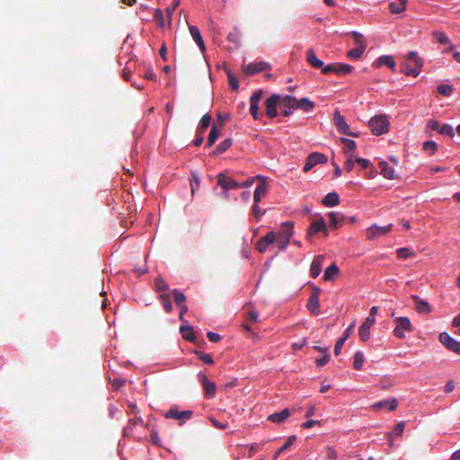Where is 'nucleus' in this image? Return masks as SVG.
<instances>
[{"label":"nucleus","instance_id":"obj_48","mask_svg":"<svg viewBox=\"0 0 460 460\" xmlns=\"http://www.w3.org/2000/svg\"><path fill=\"white\" fill-rule=\"evenodd\" d=\"M441 135L448 136L453 137L455 136V130L449 124H444L440 127L439 132Z\"/></svg>","mask_w":460,"mask_h":460},{"label":"nucleus","instance_id":"obj_19","mask_svg":"<svg viewBox=\"0 0 460 460\" xmlns=\"http://www.w3.org/2000/svg\"><path fill=\"white\" fill-rule=\"evenodd\" d=\"M411 298L413 300L414 307L418 313L429 314L431 312L429 304L427 301L421 299L419 296L411 295Z\"/></svg>","mask_w":460,"mask_h":460},{"label":"nucleus","instance_id":"obj_6","mask_svg":"<svg viewBox=\"0 0 460 460\" xmlns=\"http://www.w3.org/2000/svg\"><path fill=\"white\" fill-rule=\"evenodd\" d=\"M396 326L394 330V334L399 338L403 339L405 337L403 331L412 332V325L408 317H395Z\"/></svg>","mask_w":460,"mask_h":460},{"label":"nucleus","instance_id":"obj_51","mask_svg":"<svg viewBox=\"0 0 460 460\" xmlns=\"http://www.w3.org/2000/svg\"><path fill=\"white\" fill-rule=\"evenodd\" d=\"M155 287L156 291H158V292H163V291L168 290V285L161 278L155 279Z\"/></svg>","mask_w":460,"mask_h":460},{"label":"nucleus","instance_id":"obj_36","mask_svg":"<svg viewBox=\"0 0 460 460\" xmlns=\"http://www.w3.org/2000/svg\"><path fill=\"white\" fill-rule=\"evenodd\" d=\"M218 129L216 125H213L208 137L206 147H211L215 144L216 140L218 138Z\"/></svg>","mask_w":460,"mask_h":460},{"label":"nucleus","instance_id":"obj_47","mask_svg":"<svg viewBox=\"0 0 460 460\" xmlns=\"http://www.w3.org/2000/svg\"><path fill=\"white\" fill-rule=\"evenodd\" d=\"M210 122H211V116L208 113L203 115V117L201 118V119L199 121V129L201 131V133H203L208 128Z\"/></svg>","mask_w":460,"mask_h":460},{"label":"nucleus","instance_id":"obj_44","mask_svg":"<svg viewBox=\"0 0 460 460\" xmlns=\"http://www.w3.org/2000/svg\"><path fill=\"white\" fill-rule=\"evenodd\" d=\"M227 40L234 43L236 47L240 44V32L234 28L232 31H230L227 35Z\"/></svg>","mask_w":460,"mask_h":460},{"label":"nucleus","instance_id":"obj_23","mask_svg":"<svg viewBox=\"0 0 460 460\" xmlns=\"http://www.w3.org/2000/svg\"><path fill=\"white\" fill-rule=\"evenodd\" d=\"M323 261H324L323 255H318V256L314 257V259L313 260V261L311 263V268H310V275L312 278L315 279L320 275V273L322 271V265H323Z\"/></svg>","mask_w":460,"mask_h":460},{"label":"nucleus","instance_id":"obj_21","mask_svg":"<svg viewBox=\"0 0 460 460\" xmlns=\"http://www.w3.org/2000/svg\"><path fill=\"white\" fill-rule=\"evenodd\" d=\"M200 383L205 391V396L207 398H213L216 394V384L212 381H209L207 376H202Z\"/></svg>","mask_w":460,"mask_h":460},{"label":"nucleus","instance_id":"obj_10","mask_svg":"<svg viewBox=\"0 0 460 460\" xmlns=\"http://www.w3.org/2000/svg\"><path fill=\"white\" fill-rule=\"evenodd\" d=\"M392 229V225H387L385 226H378L376 225H372L367 229L366 236L368 240H373L378 238L380 236H384L387 234Z\"/></svg>","mask_w":460,"mask_h":460},{"label":"nucleus","instance_id":"obj_29","mask_svg":"<svg viewBox=\"0 0 460 460\" xmlns=\"http://www.w3.org/2000/svg\"><path fill=\"white\" fill-rule=\"evenodd\" d=\"M314 107V103L306 97L296 100V109H300L305 112H310L313 111Z\"/></svg>","mask_w":460,"mask_h":460},{"label":"nucleus","instance_id":"obj_50","mask_svg":"<svg viewBox=\"0 0 460 460\" xmlns=\"http://www.w3.org/2000/svg\"><path fill=\"white\" fill-rule=\"evenodd\" d=\"M109 381L111 382L112 388L115 390L119 389L122 385H124L126 380L120 377H117L114 376V378L111 379V376H109Z\"/></svg>","mask_w":460,"mask_h":460},{"label":"nucleus","instance_id":"obj_54","mask_svg":"<svg viewBox=\"0 0 460 460\" xmlns=\"http://www.w3.org/2000/svg\"><path fill=\"white\" fill-rule=\"evenodd\" d=\"M434 36H435L436 40L439 43H441V44H447V43H449L448 37L445 33H443L441 31H435L434 32Z\"/></svg>","mask_w":460,"mask_h":460},{"label":"nucleus","instance_id":"obj_24","mask_svg":"<svg viewBox=\"0 0 460 460\" xmlns=\"http://www.w3.org/2000/svg\"><path fill=\"white\" fill-rule=\"evenodd\" d=\"M290 415V411L286 408L279 412H274L268 417V420L275 423H281L285 421Z\"/></svg>","mask_w":460,"mask_h":460},{"label":"nucleus","instance_id":"obj_37","mask_svg":"<svg viewBox=\"0 0 460 460\" xmlns=\"http://www.w3.org/2000/svg\"><path fill=\"white\" fill-rule=\"evenodd\" d=\"M341 143L344 145V152L346 155H353L350 153L351 151H354L356 149V143L355 141L349 139V138H341Z\"/></svg>","mask_w":460,"mask_h":460},{"label":"nucleus","instance_id":"obj_31","mask_svg":"<svg viewBox=\"0 0 460 460\" xmlns=\"http://www.w3.org/2000/svg\"><path fill=\"white\" fill-rule=\"evenodd\" d=\"M328 217L330 219V225L333 228H337L341 226L345 217L340 212H329Z\"/></svg>","mask_w":460,"mask_h":460},{"label":"nucleus","instance_id":"obj_22","mask_svg":"<svg viewBox=\"0 0 460 460\" xmlns=\"http://www.w3.org/2000/svg\"><path fill=\"white\" fill-rule=\"evenodd\" d=\"M189 30L193 40L197 43L199 50L202 53H205L206 47L199 28L197 26L190 25L189 26Z\"/></svg>","mask_w":460,"mask_h":460},{"label":"nucleus","instance_id":"obj_34","mask_svg":"<svg viewBox=\"0 0 460 460\" xmlns=\"http://www.w3.org/2000/svg\"><path fill=\"white\" fill-rule=\"evenodd\" d=\"M339 274V268L335 263L330 265L324 271L323 279L328 281L333 279Z\"/></svg>","mask_w":460,"mask_h":460},{"label":"nucleus","instance_id":"obj_42","mask_svg":"<svg viewBox=\"0 0 460 460\" xmlns=\"http://www.w3.org/2000/svg\"><path fill=\"white\" fill-rule=\"evenodd\" d=\"M233 141L231 138H226L224 141H222L217 147L215 152L217 154H222L226 152L230 146H232Z\"/></svg>","mask_w":460,"mask_h":460},{"label":"nucleus","instance_id":"obj_62","mask_svg":"<svg viewBox=\"0 0 460 460\" xmlns=\"http://www.w3.org/2000/svg\"><path fill=\"white\" fill-rule=\"evenodd\" d=\"M207 337L211 342H217L221 340L220 335L213 332H208Z\"/></svg>","mask_w":460,"mask_h":460},{"label":"nucleus","instance_id":"obj_20","mask_svg":"<svg viewBox=\"0 0 460 460\" xmlns=\"http://www.w3.org/2000/svg\"><path fill=\"white\" fill-rule=\"evenodd\" d=\"M258 179L260 180V183L257 185L253 193L254 203H259L268 191V186L264 179L261 176H258Z\"/></svg>","mask_w":460,"mask_h":460},{"label":"nucleus","instance_id":"obj_18","mask_svg":"<svg viewBox=\"0 0 460 460\" xmlns=\"http://www.w3.org/2000/svg\"><path fill=\"white\" fill-rule=\"evenodd\" d=\"M276 241V234L274 232H269L265 236L261 237L256 243V249L261 253L264 252L268 246Z\"/></svg>","mask_w":460,"mask_h":460},{"label":"nucleus","instance_id":"obj_43","mask_svg":"<svg viewBox=\"0 0 460 460\" xmlns=\"http://www.w3.org/2000/svg\"><path fill=\"white\" fill-rule=\"evenodd\" d=\"M172 294L173 296L174 302L177 305H185L184 302L186 300V296L182 292H181L178 289H173L172 291Z\"/></svg>","mask_w":460,"mask_h":460},{"label":"nucleus","instance_id":"obj_7","mask_svg":"<svg viewBox=\"0 0 460 460\" xmlns=\"http://www.w3.org/2000/svg\"><path fill=\"white\" fill-rule=\"evenodd\" d=\"M271 66L270 63L265 61H255L252 62L248 65H243V71L248 75H252L259 72L270 70Z\"/></svg>","mask_w":460,"mask_h":460},{"label":"nucleus","instance_id":"obj_14","mask_svg":"<svg viewBox=\"0 0 460 460\" xmlns=\"http://www.w3.org/2000/svg\"><path fill=\"white\" fill-rule=\"evenodd\" d=\"M321 289L314 288L306 303V308L314 315L320 313L319 293Z\"/></svg>","mask_w":460,"mask_h":460},{"label":"nucleus","instance_id":"obj_45","mask_svg":"<svg viewBox=\"0 0 460 460\" xmlns=\"http://www.w3.org/2000/svg\"><path fill=\"white\" fill-rule=\"evenodd\" d=\"M364 362V354L361 351H357L354 355L353 367L356 370H360Z\"/></svg>","mask_w":460,"mask_h":460},{"label":"nucleus","instance_id":"obj_58","mask_svg":"<svg viewBox=\"0 0 460 460\" xmlns=\"http://www.w3.org/2000/svg\"><path fill=\"white\" fill-rule=\"evenodd\" d=\"M428 127L431 130H436V131L439 132V128H440L441 125L438 120L429 119L428 121Z\"/></svg>","mask_w":460,"mask_h":460},{"label":"nucleus","instance_id":"obj_15","mask_svg":"<svg viewBox=\"0 0 460 460\" xmlns=\"http://www.w3.org/2000/svg\"><path fill=\"white\" fill-rule=\"evenodd\" d=\"M376 320L374 317L367 316L364 323L358 328V336L362 341H367L370 337V328L374 325Z\"/></svg>","mask_w":460,"mask_h":460},{"label":"nucleus","instance_id":"obj_63","mask_svg":"<svg viewBox=\"0 0 460 460\" xmlns=\"http://www.w3.org/2000/svg\"><path fill=\"white\" fill-rule=\"evenodd\" d=\"M404 428H405V423L403 421H401L395 426L394 433L395 435L400 436L403 433Z\"/></svg>","mask_w":460,"mask_h":460},{"label":"nucleus","instance_id":"obj_46","mask_svg":"<svg viewBox=\"0 0 460 460\" xmlns=\"http://www.w3.org/2000/svg\"><path fill=\"white\" fill-rule=\"evenodd\" d=\"M352 36L357 47H362L364 49L367 48V42L365 40L364 36L361 33L358 31H353Z\"/></svg>","mask_w":460,"mask_h":460},{"label":"nucleus","instance_id":"obj_2","mask_svg":"<svg viewBox=\"0 0 460 460\" xmlns=\"http://www.w3.org/2000/svg\"><path fill=\"white\" fill-rule=\"evenodd\" d=\"M294 223L292 221H286L281 225V230L278 236L276 235V241L279 251H284L289 243L290 237L293 235Z\"/></svg>","mask_w":460,"mask_h":460},{"label":"nucleus","instance_id":"obj_28","mask_svg":"<svg viewBox=\"0 0 460 460\" xmlns=\"http://www.w3.org/2000/svg\"><path fill=\"white\" fill-rule=\"evenodd\" d=\"M397 401L396 399H392L390 401L384 400L377 402L372 405L374 410H380L381 408L387 407L389 411H394L397 408Z\"/></svg>","mask_w":460,"mask_h":460},{"label":"nucleus","instance_id":"obj_38","mask_svg":"<svg viewBox=\"0 0 460 460\" xmlns=\"http://www.w3.org/2000/svg\"><path fill=\"white\" fill-rule=\"evenodd\" d=\"M296 436L288 437L287 441L285 442V444L275 453L274 459H277L281 453H283L284 451L288 449L289 447L291 445H293V443L296 441Z\"/></svg>","mask_w":460,"mask_h":460},{"label":"nucleus","instance_id":"obj_49","mask_svg":"<svg viewBox=\"0 0 460 460\" xmlns=\"http://www.w3.org/2000/svg\"><path fill=\"white\" fill-rule=\"evenodd\" d=\"M439 94L443 96H449L452 93L453 88L449 84H441L437 88Z\"/></svg>","mask_w":460,"mask_h":460},{"label":"nucleus","instance_id":"obj_13","mask_svg":"<svg viewBox=\"0 0 460 460\" xmlns=\"http://www.w3.org/2000/svg\"><path fill=\"white\" fill-rule=\"evenodd\" d=\"M280 95L274 93L266 100V114L269 118L273 119L277 117V107L279 105Z\"/></svg>","mask_w":460,"mask_h":460},{"label":"nucleus","instance_id":"obj_1","mask_svg":"<svg viewBox=\"0 0 460 460\" xmlns=\"http://www.w3.org/2000/svg\"><path fill=\"white\" fill-rule=\"evenodd\" d=\"M423 66V60L416 51H410L403 62L400 64L401 73L417 77Z\"/></svg>","mask_w":460,"mask_h":460},{"label":"nucleus","instance_id":"obj_32","mask_svg":"<svg viewBox=\"0 0 460 460\" xmlns=\"http://www.w3.org/2000/svg\"><path fill=\"white\" fill-rule=\"evenodd\" d=\"M374 65L376 66H387L393 70L395 68V61L392 56H381L377 58Z\"/></svg>","mask_w":460,"mask_h":460},{"label":"nucleus","instance_id":"obj_64","mask_svg":"<svg viewBox=\"0 0 460 460\" xmlns=\"http://www.w3.org/2000/svg\"><path fill=\"white\" fill-rule=\"evenodd\" d=\"M258 204L259 203H254L252 206V214L257 219H259L261 216L263 214Z\"/></svg>","mask_w":460,"mask_h":460},{"label":"nucleus","instance_id":"obj_25","mask_svg":"<svg viewBox=\"0 0 460 460\" xmlns=\"http://www.w3.org/2000/svg\"><path fill=\"white\" fill-rule=\"evenodd\" d=\"M306 61L314 68H322L323 69V67L324 66L323 62L316 57V55L313 49H308L306 51Z\"/></svg>","mask_w":460,"mask_h":460},{"label":"nucleus","instance_id":"obj_52","mask_svg":"<svg viewBox=\"0 0 460 460\" xmlns=\"http://www.w3.org/2000/svg\"><path fill=\"white\" fill-rule=\"evenodd\" d=\"M414 252L408 248H400L397 250V256L399 259H408L413 256Z\"/></svg>","mask_w":460,"mask_h":460},{"label":"nucleus","instance_id":"obj_41","mask_svg":"<svg viewBox=\"0 0 460 460\" xmlns=\"http://www.w3.org/2000/svg\"><path fill=\"white\" fill-rule=\"evenodd\" d=\"M366 49L362 47H356L348 51L347 57L350 59H358L364 53Z\"/></svg>","mask_w":460,"mask_h":460},{"label":"nucleus","instance_id":"obj_57","mask_svg":"<svg viewBox=\"0 0 460 460\" xmlns=\"http://www.w3.org/2000/svg\"><path fill=\"white\" fill-rule=\"evenodd\" d=\"M228 82H229V86L231 87V89H232V90H236V89H238V87H239L238 81H237V79H236L233 75H231L230 73H228Z\"/></svg>","mask_w":460,"mask_h":460},{"label":"nucleus","instance_id":"obj_17","mask_svg":"<svg viewBox=\"0 0 460 460\" xmlns=\"http://www.w3.org/2000/svg\"><path fill=\"white\" fill-rule=\"evenodd\" d=\"M261 97V90L254 92L250 97V112L254 119H259V102Z\"/></svg>","mask_w":460,"mask_h":460},{"label":"nucleus","instance_id":"obj_53","mask_svg":"<svg viewBox=\"0 0 460 460\" xmlns=\"http://www.w3.org/2000/svg\"><path fill=\"white\" fill-rule=\"evenodd\" d=\"M389 9L393 13H401L405 10V6H403L400 3L393 2L389 4Z\"/></svg>","mask_w":460,"mask_h":460},{"label":"nucleus","instance_id":"obj_59","mask_svg":"<svg viewBox=\"0 0 460 460\" xmlns=\"http://www.w3.org/2000/svg\"><path fill=\"white\" fill-rule=\"evenodd\" d=\"M345 341H345L344 339H342V338H340V339L336 341V344H335V346H334V354H335L336 356H339V355H340L341 350V348H342V346L344 345V342H345Z\"/></svg>","mask_w":460,"mask_h":460},{"label":"nucleus","instance_id":"obj_3","mask_svg":"<svg viewBox=\"0 0 460 460\" xmlns=\"http://www.w3.org/2000/svg\"><path fill=\"white\" fill-rule=\"evenodd\" d=\"M368 126L374 135L380 136L388 131L389 120L385 115L375 116L369 120Z\"/></svg>","mask_w":460,"mask_h":460},{"label":"nucleus","instance_id":"obj_8","mask_svg":"<svg viewBox=\"0 0 460 460\" xmlns=\"http://www.w3.org/2000/svg\"><path fill=\"white\" fill-rule=\"evenodd\" d=\"M439 341L450 351L460 355V341L452 338L447 332L439 334Z\"/></svg>","mask_w":460,"mask_h":460},{"label":"nucleus","instance_id":"obj_40","mask_svg":"<svg viewBox=\"0 0 460 460\" xmlns=\"http://www.w3.org/2000/svg\"><path fill=\"white\" fill-rule=\"evenodd\" d=\"M423 150L429 155H432L437 152L438 145L432 140L426 141L423 143Z\"/></svg>","mask_w":460,"mask_h":460},{"label":"nucleus","instance_id":"obj_16","mask_svg":"<svg viewBox=\"0 0 460 460\" xmlns=\"http://www.w3.org/2000/svg\"><path fill=\"white\" fill-rule=\"evenodd\" d=\"M318 232H323L325 235H328V230L325 222L323 218H321L320 220H314L310 224L306 233V236L307 238H311Z\"/></svg>","mask_w":460,"mask_h":460},{"label":"nucleus","instance_id":"obj_56","mask_svg":"<svg viewBox=\"0 0 460 460\" xmlns=\"http://www.w3.org/2000/svg\"><path fill=\"white\" fill-rule=\"evenodd\" d=\"M258 319H259L258 313L255 311H251L247 314V315L245 317V322L256 323V322H258Z\"/></svg>","mask_w":460,"mask_h":460},{"label":"nucleus","instance_id":"obj_9","mask_svg":"<svg viewBox=\"0 0 460 460\" xmlns=\"http://www.w3.org/2000/svg\"><path fill=\"white\" fill-rule=\"evenodd\" d=\"M217 184L226 191L229 190H235L244 187V183L237 182L235 180H234L231 177H227L224 175L223 173H219L217 175Z\"/></svg>","mask_w":460,"mask_h":460},{"label":"nucleus","instance_id":"obj_26","mask_svg":"<svg viewBox=\"0 0 460 460\" xmlns=\"http://www.w3.org/2000/svg\"><path fill=\"white\" fill-rule=\"evenodd\" d=\"M340 203V197L337 192H330L324 196L322 204L325 207L331 208L337 206Z\"/></svg>","mask_w":460,"mask_h":460},{"label":"nucleus","instance_id":"obj_27","mask_svg":"<svg viewBox=\"0 0 460 460\" xmlns=\"http://www.w3.org/2000/svg\"><path fill=\"white\" fill-rule=\"evenodd\" d=\"M380 173L386 179L393 180L395 178L394 169L391 167L386 162L382 161L379 163Z\"/></svg>","mask_w":460,"mask_h":460},{"label":"nucleus","instance_id":"obj_33","mask_svg":"<svg viewBox=\"0 0 460 460\" xmlns=\"http://www.w3.org/2000/svg\"><path fill=\"white\" fill-rule=\"evenodd\" d=\"M296 99L292 95L280 96L279 105L289 110H296Z\"/></svg>","mask_w":460,"mask_h":460},{"label":"nucleus","instance_id":"obj_35","mask_svg":"<svg viewBox=\"0 0 460 460\" xmlns=\"http://www.w3.org/2000/svg\"><path fill=\"white\" fill-rule=\"evenodd\" d=\"M322 356L320 358H315L314 363L317 367H323L325 366L331 358L330 352L328 349H323V353H321Z\"/></svg>","mask_w":460,"mask_h":460},{"label":"nucleus","instance_id":"obj_12","mask_svg":"<svg viewBox=\"0 0 460 460\" xmlns=\"http://www.w3.org/2000/svg\"><path fill=\"white\" fill-rule=\"evenodd\" d=\"M333 121L340 133L347 136L357 137L358 135L349 130V125L343 116L341 115L339 111H336L333 116Z\"/></svg>","mask_w":460,"mask_h":460},{"label":"nucleus","instance_id":"obj_60","mask_svg":"<svg viewBox=\"0 0 460 460\" xmlns=\"http://www.w3.org/2000/svg\"><path fill=\"white\" fill-rule=\"evenodd\" d=\"M355 162L363 169H367L371 164L370 161L365 158H355Z\"/></svg>","mask_w":460,"mask_h":460},{"label":"nucleus","instance_id":"obj_4","mask_svg":"<svg viewBox=\"0 0 460 460\" xmlns=\"http://www.w3.org/2000/svg\"><path fill=\"white\" fill-rule=\"evenodd\" d=\"M193 416V411L190 410L179 411L177 405H172L170 410L164 413L166 419L178 420L179 425L184 424L187 420H190Z\"/></svg>","mask_w":460,"mask_h":460},{"label":"nucleus","instance_id":"obj_5","mask_svg":"<svg viewBox=\"0 0 460 460\" xmlns=\"http://www.w3.org/2000/svg\"><path fill=\"white\" fill-rule=\"evenodd\" d=\"M353 70V66L348 64L343 63H332L328 64L323 67L322 73L323 75H328L331 73H335L340 75L349 74Z\"/></svg>","mask_w":460,"mask_h":460},{"label":"nucleus","instance_id":"obj_55","mask_svg":"<svg viewBox=\"0 0 460 460\" xmlns=\"http://www.w3.org/2000/svg\"><path fill=\"white\" fill-rule=\"evenodd\" d=\"M354 158H355V156L353 155H347V160H346L345 165H344L345 170L347 172H351L352 171L353 166H354V163H356Z\"/></svg>","mask_w":460,"mask_h":460},{"label":"nucleus","instance_id":"obj_11","mask_svg":"<svg viewBox=\"0 0 460 460\" xmlns=\"http://www.w3.org/2000/svg\"><path fill=\"white\" fill-rule=\"evenodd\" d=\"M326 162L327 157L323 154L312 153L307 156L303 171L307 172L316 164H325Z\"/></svg>","mask_w":460,"mask_h":460},{"label":"nucleus","instance_id":"obj_61","mask_svg":"<svg viewBox=\"0 0 460 460\" xmlns=\"http://www.w3.org/2000/svg\"><path fill=\"white\" fill-rule=\"evenodd\" d=\"M198 356H199V358L200 360H202L203 362L207 363V364H211L213 363V358L212 357L209 355V354H204L202 352H199L197 353Z\"/></svg>","mask_w":460,"mask_h":460},{"label":"nucleus","instance_id":"obj_30","mask_svg":"<svg viewBox=\"0 0 460 460\" xmlns=\"http://www.w3.org/2000/svg\"><path fill=\"white\" fill-rule=\"evenodd\" d=\"M180 332L181 333V336L184 340L190 342H194L196 341V336L191 326L181 325Z\"/></svg>","mask_w":460,"mask_h":460},{"label":"nucleus","instance_id":"obj_39","mask_svg":"<svg viewBox=\"0 0 460 460\" xmlns=\"http://www.w3.org/2000/svg\"><path fill=\"white\" fill-rule=\"evenodd\" d=\"M160 299L163 303V305H164V308L165 310L166 313H171L172 310V302L170 300V295L167 294V293H163L160 295Z\"/></svg>","mask_w":460,"mask_h":460}]
</instances>
